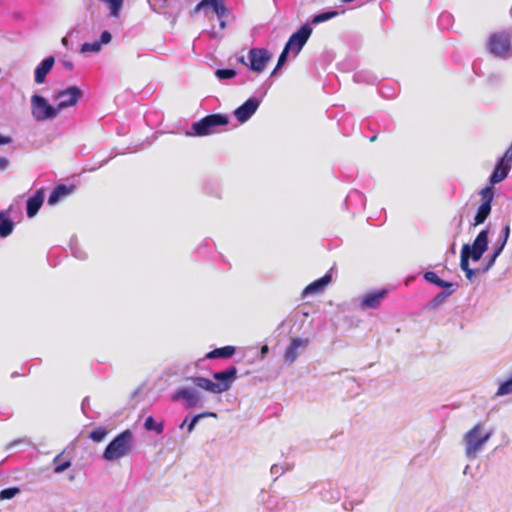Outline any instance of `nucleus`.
<instances>
[{"label": "nucleus", "mask_w": 512, "mask_h": 512, "mask_svg": "<svg viewBox=\"0 0 512 512\" xmlns=\"http://www.w3.org/2000/svg\"><path fill=\"white\" fill-rule=\"evenodd\" d=\"M236 378L237 369L235 366H231L224 371L216 372L213 374V379L216 382H213L205 377H192L190 380L196 387L200 389L211 392L213 394H221L231 388Z\"/></svg>", "instance_id": "obj_1"}, {"label": "nucleus", "mask_w": 512, "mask_h": 512, "mask_svg": "<svg viewBox=\"0 0 512 512\" xmlns=\"http://www.w3.org/2000/svg\"><path fill=\"white\" fill-rule=\"evenodd\" d=\"M133 447V433L127 429L117 435L106 447L103 458L107 461H115L127 456Z\"/></svg>", "instance_id": "obj_2"}, {"label": "nucleus", "mask_w": 512, "mask_h": 512, "mask_svg": "<svg viewBox=\"0 0 512 512\" xmlns=\"http://www.w3.org/2000/svg\"><path fill=\"white\" fill-rule=\"evenodd\" d=\"M229 123V118L223 114H211L198 122L193 123L191 132H187L188 136H206L214 132L217 126H225Z\"/></svg>", "instance_id": "obj_3"}, {"label": "nucleus", "mask_w": 512, "mask_h": 512, "mask_svg": "<svg viewBox=\"0 0 512 512\" xmlns=\"http://www.w3.org/2000/svg\"><path fill=\"white\" fill-rule=\"evenodd\" d=\"M487 47L494 56L508 58L512 54L511 37L506 32H495L489 37Z\"/></svg>", "instance_id": "obj_4"}, {"label": "nucleus", "mask_w": 512, "mask_h": 512, "mask_svg": "<svg viewBox=\"0 0 512 512\" xmlns=\"http://www.w3.org/2000/svg\"><path fill=\"white\" fill-rule=\"evenodd\" d=\"M481 425L476 424L472 429H470L465 434V443H466V455L468 457L474 458L476 454L483 448L484 444L488 441L491 436L490 432L485 433L484 435L480 434Z\"/></svg>", "instance_id": "obj_5"}, {"label": "nucleus", "mask_w": 512, "mask_h": 512, "mask_svg": "<svg viewBox=\"0 0 512 512\" xmlns=\"http://www.w3.org/2000/svg\"><path fill=\"white\" fill-rule=\"evenodd\" d=\"M31 111L33 117L37 121L54 119L59 113L57 106L53 107L43 96L40 95H33L31 97Z\"/></svg>", "instance_id": "obj_6"}, {"label": "nucleus", "mask_w": 512, "mask_h": 512, "mask_svg": "<svg viewBox=\"0 0 512 512\" xmlns=\"http://www.w3.org/2000/svg\"><path fill=\"white\" fill-rule=\"evenodd\" d=\"M82 95V90L77 86H70L58 91L55 94L54 99L58 101L57 108L59 112L65 108L75 106Z\"/></svg>", "instance_id": "obj_7"}, {"label": "nucleus", "mask_w": 512, "mask_h": 512, "mask_svg": "<svg viewBox=\"0 0 512 512\" xmlns=\"http://www.w3.org/2000/svg\"><path fill=\"white\" fill-rule=\"evenodd\" d=\"M481 205L478 207L474 218V225H480L485 222L491 212V203L494 198V190L492 186H487L480 191Z\"/></svg>", "instance_id": "obj_8"}, {"label": "nucleus", "mask_w": 512, "mask_h": 512, "mask_svg": "<svg viewBox=\"0 0 512 512\" xmlns=\"http://www.w3.org/2000/svg\"><path fill=\"white\" fill-rule=\"evenodd\" d=\"M249 69L261 73L264 71L267 63L271 60L272 54L264 48H251L248 52Z\"/></svg>", "instance_id": "obj_9"}, {"label": "nucleus", "mask_w": 512, "mask_h": 512, "mask_svg": "<svg viewBox=\"0 0 512 512\" xmlns=\"http://www.w3.org/2000/svg\"><path fill=\"white\" fill-rule=\"evenodd\" d=\"M312 33V29L308 25H303L297 32L292 34L286 43L287 49L297 55Z\"/></svg>", "instance_id": "obj_10"}, {"label": "nucleus", "mask_w": 512, "mask_h": 512, "mask_svg": "<svg viewBox=\"0 0 512 512\" xmlns=\"http://www.w3.org/2000/svg\"><path fill=\"white\" fill-rule=\"evenodd\" d=\"M259 105L258 99L249 98L234 111V115L239 122L244 123L257 111Z\"/></svg>", "instance_id": "obj_11"}, {"label": "nucleus", "mask_w": 512, "mask_h": 512, "mask_svg": "<svg viewBox=\"0 0 512 512\" xmlns=\"http://www.w3.org/2000/svg\"><path fill=\"white\" fill-rule=\"evenodd\" d=\"M488 246V231L482 230L479 232L473 242L472 248L470 247V255L473 261H479L486 251Z\"/></svg>", "instance_id": "obj_12"}, {"label": "nucleus", "mask_w": 512, "mask_h": 512, "mask_svg": "<svg viewBox=\"0 0 512 512\" xmlns=\"http://www.w3.org/2000/svg\"><path fill=\"white\" fill-rule=\"evenodd\" d=\"M55 63L54 56L43 59L35 68L34 81L36 84H43L47 74L52 70Z\"/></svg>", "instance_id": "obj_13"}, {"label": "nucleus", "mask_w": 512, "mask_h": 512, "mask_svg": "<svg viewBox=\"0 0 512 512\" xmlns=\"http://www.w3.org/2000/svg\"><path fill=\"white\" fill-rule=\"evenodd\" d=\"M184 400L187 408L196 406L200 401L199 394L191 388H181L173 396L172 400Z\"/></svg>", "instance_id": "obj_14"}, {"label": "nucleus", "mask_w": 512, "mask_h": 512, "mask_svg": "<svg viewBox=\"0 0 512 512\" xmlns=\"http://www.w3.org/2000/svg\"><path fill=\"white\" fill-rule=\"evenodd\" d=\"M309 344L308 339L302 338H293L290 344L286 347L284 352V358L287 362L292 363L297 359L298 353L297 350L302 347H306Z\"/></svg>", "instance_id": "obj_15"}, {"label": "nucleus", "mask_w": 512, "mask_h": 512, "mask_svg": "<svg viewBox=\"0 0 512 512\" xmlns=\"http://www.w3.org/2000/svg\"><path fill=\"white\" fill-rule=\"evenodd\" d=\"M332 276L330 273L325 274L323 277L313 281L302 291L303 296L310 294H319L324 291L326 286L331 282Z\"/></svg>", "instance_id": "obj_16"}, {"label": "nucleus", "mask_w": 512, "mask_h": 512, "mask_svg": "<svg viewBox=\"0 0 512 512\" xmlns=\"http://www.w3.org/2000/svg\"><path fill=\"white\" fill-rule=\"evenodd\" d=\"M44 201V189H39L35 192V194L28 198L27 200V216L29 218L34 217L39 209L41 208Z\"/></svg>", "instance_id": "obj_17"}, {"label": "nucleus", "mask_w": 512, "mask_h": 512, "mask_svg": "<svg viewBox=\"0 0 512 512\" xmlns=\"http://www.w3.org/2000/svg\"><path fill=\"white\" fill-rule=\"evenodd\" d=\"M387 291L385 289L377 290L367 293L361 300V307L363 308H377L381 300L385 297Z\"/></svg>", "instance_id": "obj_18"}, {"label": "nucleus", "mask_w": 512, "mask_h": 512, "mask_svg": "<svg viewBox=\"0 0 512 512\" xmlns=\"http://www.w3.org/2000/svg\"><path fill=\"white\" fill-rule=\"evenodd\" d=\"M512 165L509 163H505L502 160H499L494 171L490 176V186L493 187L494 184H497L503 181L509 174Z\"/></svg>", "instance_id": "obj_19"}, {"label": "nucleus", "mask_w": 512, "mask_h": 512, "mask_svg": "<svg viewBox=\"0 0 512 512\" xmlns=\"http://www.w3.org/2000/svg\"><path fill=\"white\" fill-rule=\"evenodd\" d=\"M74 191L73 186H67L64 184H60L56 186L48 198V204L49 205H55L60 200L64 199L65 197L69 196Z\"/></svg>", "instance_id": "obj_20"}, {"label": "nucleus", "mask_w": 512, "mask_h": 512, "mask_svg": "<svg viewBox=\"0 0 512 512\" xmlns=\"http://www.w3.org/2000/svg\"><path fill=\"white\" fill-rule=\"evenodd\" d=\"M509 235H510V225L507 224L502 229L501 236L499 239L500 243H499L498 247L495 249L493 255L491 256V259L488 263V267H491L494 264L496 258L501 254L502 250L504 249V247L508 241Z\"/></svg>", "instance_id": "obj_21"}, {"label": "nucleus", "mask_w": 512, "mask_h": 512, "mask_svg": "<svg viewBox=\"0 0 512 512\" xmlns=\"http://www.w3.org/2000/svg\"><path fill=\"white\" fill-rule=\"evenodd\" d=\"M205 6H211L219 17L223 16L226 12V8L222 0H202L197 4L195 10L198 11Z\"/></svg>", "instance_id": "obj_22"}, {"label": "nucleus", "mask_w": 512, "mask_h": 512, "mask_svg": "<svg viewBox=\"0 0 512 512\" xmlns=\"http://www.w3.org/2000/svg\"><path fill=\"white\" fill-rule=\"evenodd\" d=\"M14 228V223L9 219L5 211L0 212V237L5 238L9 236Z\"/></svg>", "instance_id": "obj_23"}, {"label": "nucleus", "mask_w": 512, "mask_h": 512, "mask_svg": "<svg viewBox=\"0 0 512 512\" xmlns=\"http://www.w3.org/2000/svg\"><path fill=\"white\" fill-rule=\"evenodd\" d=\"M235 354L234 346H224L221 348H216L209 353L206 354L207 359H216V358H230Z\"/></svg>", "instance_id": "obj_24"}, {"label": "nucleus", "mask_w": 512, "mask_h": 512, "mask_svg": "<svg viewBox=\"0 0 512 512\" xmlns=\"http://www.w3.org/2000/svg\"><path fill=\"white\" fill-rule=\"evenodd\" d=\"M424 279L427 282H430L436 286L443 287V288H450L452 287V283L446 282L438 277V275L435 272L428 271L424 273Z\"/></svg>", "instance_id": "obj_25"}, {"label": "nucleus", "mask_w": 512, "mask_h": 512, "mask_svg": "<svg viewBox=\"0 0 512 512\" xmlns=\"http://www.w3.org/2000/svg\"><path fill=\"white\" fill-rule=\"evenodd\" d=\"M54 473L59 474L71 466L70 459L62 460V454H58L54 460Z\"/></svg>", "instance_id": "obj_26"}, {"label": "nucleus", "mask_w": 512, "mask_h": 512, "mask_svg": "<svg viewBox=\"0 0 512 512\" xmlns=\"http://www.w3.org/2000/svg\"><path fill=\"white\" fill-rule=\"evenodd\" d=\"M144 427L148 431H155L158 434L162 433L164 430V425L162 422H156L152 416H148L145 420Z\"/></svg>", "instance_id": "obj_27"}, {"label": "nucleus", "mask_w": 512, "mask_h": 512, "mask_svg": "<svg viewBox=\"0 0 512 512\" xmlns=\"http://www.w3.org/2000/svg\"><path fill=\"white\" fill-rule=\"evenodd\" d=\"M469 258H471L470 245L464 244L461 249V260H460V267L463 271L470 269L469 268Z\"/></svg>", "instance_id": "obj_28"}, {"label": "nucleus", "mask_w": 512, "mask_h": 512, "mask_svg": "<svg viewBox=\"0 0 512 512\" xmlns=\"http://www.w3.org/2000/svg\"><path fill=\"white\" fill-rule=\"evenodd\" d=\"M107 434H108V431L106 430V428L98 427L90 432L89 438L92 441L99 443L105 439Z\"/></svg>", "instance_id": "obj_29"}, {"label": "nucleus", "mask_w": 512, "mask_h": 512, "mask_svg": "<svg viewBox=\"0 0 512 512\" xmlns=\"http://www.w3.org/2000/svg\"><path fill=\"white\" fill-rule=\"evenodd\" d=\"M512 393V374L507 380L502 382L496 392L497 396H504Z\"/></svg>", "instance_id": "obj_30"}, {"label": "nucleus", "mask_w": 512, "mask_h": 512, "mask_svg": "<svg viewBox=\"0 0 512 512\" xmlns=\"http://www.w3.org/2000/svg\"><path fill=\"white\" fill-rule=\"evenodd\" d=\"M337 15H338L337 11H328V12L320 13L313 18L312 23L318 24V23L330 20Z\"/></svg>", "instance_id": "obj_31"}, {"label": "nucleus", "mask_w": 512, "mask_h": 512, "mask_svg": "<svg viewBox=\"0 0 512 512\" xmlns=\"http://www.w3.org/2000/svg\"><path fill=\"white\" fill-rule=\"evenodd\" d=\"M20 493L18 487H10L0 491V500L12 499L14 496Z\"/></svg>", "instance_id": "obj_32"}, {"label": "nucleus", "mask_w": 512, "mask_h": 512, "mask_svg": "<svg viewBox=\"0 0 512 512\" xmlns=\"http://www.w3.org/2000/svg\"><path fill=\"white\" fill-rule=\"evenodd\" d=\"M100 49H101V43H99L98 41H95L93 43L86 42V43H83L81 46V52H83V53H86V52L96 53V52H99Z\"/></svg>", "instance_id": "obj_33"}, {"label": "nucleus", "mask_w": 512, "mask_h": 512, "mask_svg": "<svg viewBox=\"0 0 512 512\" xmlns=\"http://www.w3.org/2000/svg\"><path fill=\"white\" fill-rule=\"evenodd\" d=\"M215 75L218 79H231L236 76L234 69H217Z\"/></svg>", "instance_id": "obj_34"}, {"label": "nucleus", "mask_w": 512, "mask_h": 512, "mask_svg": "<svg viewBox=\"0 0 512 512\" xmlns=\"http://www.w3.org/2000/svg\"><path fill=\"white\" fill-rule=\"evenodd\" d=\"M206 416L216 417V414L212 413V412H206V413H202V414H198V415L194 416L187 426L188 432H191L194 429L195 425L197 424V422L199 421L200 418L206 417Z\"/></svg>", "instance_id": "obj_35"}, {"label": "nucleus", "mask_w": 512, "mask_h": 512, "mask_svg": "<svg viewBox=\"0 0 512 512\" xmlns=\"http://www.w3.org/2000/svg\"><path fill=\"white\" fill-rule=\"evenodd\" d=\"M289 49H287V47L285 46L283 51L281 52L279 58H278V62H277V65L275 67V69L273 70L272 72V75L276 73V71L282 66L284 65V63L286 62L287 60V56H288V53H289Z\"/></svg>", "instance_id": "obj_36"}, {"label": "nucleus", "mask_w": 512, "mask_h": 512, "mask_svg": "<svg viewBox=\"0 0 512 512\" xmlns=\"http://www.w3.org/2000/svg\"><path fill=\"white\" fill-rule=\"evenodd\" d=\"M452 294V290H446V291H443L441 293H439L434 299H433V302L435 304H438L440 302H442L444 299H446L448 296H450Z\"/></svg>", "instance_id": "obj_37"}, {"label": "nucleus", "mask_w": 512, "mask_h": 512, "mask_svg": "<svg viewBox=\"0 0 512 512\" xmlns=\"http://www.w3.org/2000/svg\"><path fill=\"white\" fill-rule=\"evenodd\" d=\"M500 160L512 165V143L511 146L505 151L504 155L501 157Z\"/></svg>", "instance_id": "obj_38"}, {"label": "nucleus", "mask_w": 512, "mask_h": 512, "mask_svg": "<svg viewBox=\"0 0 512 512\" xmlns=\"http://www.w3.org/2000/svg\"><path fill=\"white\" fill-rule=\"evenodd\" d=\"M112 39V36L110 34L109 31H103L102 34H101V37H100V41H98L99 43H101V46L103 44H108Z\"/></svg>", "instance_id": "obj_39"}, {"label": "nucleus", "mask_w": 512, "mask_h": 512, "mask_svg": "<svg viewBox=\"0 0 512 512\" xmlns=\"http://www.w3.org/2000/svg\"><path fill=\"white\" fill-rule=\"evenodd\" d=\"M11 142H12V137L0 134V145L10 144Z\"/></svg>", "instance_id": "obj_40"}, {"label": "nucleus", "mask_w": 512, "mask_h": 512, "mask_svg": "<svg viewBox=\"0 0 512 512\" xmlns=\"http://www.w3.org/2000/svg\"><path fill=\"white\" fill-rule=\"evenodd\" d=\"M8 165H9L8 159L0 158V168L1 169H6Z\"/></svg>", "instance_id": "obj_41"}, {"label": "nucleus", "mask_w": 512, "mask_h": 512, "mask_svg": "<svg viewBox=\"0 0 512 512\" xmlns=\"http://www.w3.org/2000/svg\"><path fill=\"white\" fill-rule=\"evenodd\" d=\"M465 274H466V277L471 280L472 277L475 275V271L473 269H468L466 271H464Z\"/></svg>", "instance_id": "obj_42"}, {"label": "nucleus", "mask_w": 512, "mask_h": 512, "mask_svg": "<svg viewBox=\"0 0 512 512\" xmlns=\"http://www.w3.org/2000/svg\"><path fill=\"white\" fill-rule=\"evenodd\" d=\"M63 66L67 69V70H72L73 69V63L71 61H63Z\"/></svg>", "instance_id": "obj_43"}, {"label": "nucleus", "mask_w": 512, "mask_h": 512, "mask_svg": "<svg viewBox=\"0 0 512 512\" xmlns=\"http://www.w3.org/2000/svg\"><path fill=\"white\" fill-rule=\"evenodd\" d=\"M267 352H268V346L264 345V346L262 347V349H261V353H262V354H265V353H267Z\"/></svg>", "instance_id": "obj_44"}, {"label": "nucleus", "mask_w": 512, "mask_h": 512, "mask_svg": "<svg viewBox=\"0 0 512 512\" xmlns=\"http://www.w3.org/2000/svg\"><path fill=\"white\" fill-rule=\"evenodd\" d=\"M239 61H240V63H242V64H245V65H246V62H245V58H244V57H241V58L239 59Z\"/></svg>", "instance_id": "obj_45"}, {"label": "nucleus", "mask_w": 512, "mask_h": 512, "mask_svg": "<svg viewBox=\"0 0 512 512\" xmlns=\"http://www.w3.org/2000/svg\"><path fill=\"white\" fill-rule=\"evenodd\" d=\"M62 42H63V44H66V43H67V39H66V38H63V39H62Z\"/></svg>", "instance_id": "obj_46"}, {"label": "nucleus", "mask_w": 512, "mask_h": 512, "mask_svg": "<svg viewBox=\"0 0 512 512\" xmlns=\"http://www.w3.org/2000/svg\"><path fill=\"white\" fill-rule=\"evenodd\" d=\"M221 27H222V28H224V27H225V22H224V21H222V22H221Z\"/></svg>", "instance_id": "obj_47"}]
</instances>
